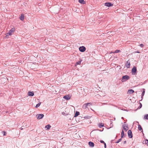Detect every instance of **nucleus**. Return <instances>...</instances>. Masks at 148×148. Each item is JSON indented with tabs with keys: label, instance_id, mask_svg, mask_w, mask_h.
Masks as SVG:
<instances>
[{
	"label": "nucleus",
	"instance_id": "nucleus-22",
	"mask_svg": "<svg viewBox=\"0 0 148 148\" xmlns=\"http://www.w3.org/2000/svg\"><path fill=\"white\" fill-rule=\"evenodd\" d=\"M41 103V102H40L38 103V104H37L36 105V107L37 108H38V107H39L40 106Z\"/></svg>",
	"mask_w": 148,
	"mask_h": 148
},
{
	"label": "nucleus",
	"instance_id": "nucleus-8",
	"mask_svg": "<svg viewBox=\"0 0 148 148\" xmlns=\"http://www.w3.org/2000/svg\"><path fill=\"white\" fill-rule=\"evenodd\" d=\"M105 5L106 6L109 7L113 6V4H112L111 3H107L105 4Z\"/></svg>",
	"mask_w": 148,
	"mask_h": 148
},
{
	"label": "nucleus",
	"instance_id": "nucleus-26",
	"mask_svg": "<svg viewBox=\"0 0 148 148\" xmlns=\"http://www.w3.org/2000/svg\"><path fill=\"white\" fill-rule=\"evenodd\" d=\"M121 138H120V139H119L118 141H117L116 142V143H119V142L121 141Z\"/></svg>",
	"mask_w": 148,
	"mask_h": 148
},
{
	"label": "nucleus",
	"instance_id": "nucleus-2",
	"mask_svg": "<svg viewBox=\"0 0 148 148\" xmlns=\"http://www.w3.org/2000/svg\"><path fill=\"white\" fill-rule=\"evenodd\" d=\"M91 104V103H86L83 105L82 108L84 109H86L88 107V106H90Z\"/></svg>",
	"mask_w": 148,
	"mask_h": 148
},
{
	"label": "nucleus",
	"instance_id": "nucleus-29",
	"mask_svg": "<svg viewBox=\"0 0 148 148\" xmlns=\"http://www.w3.org/2000/svg\"><path fill=\"white\" fill-rule=\"evenodd\" d=\"M100 142L101 143H103L104 144V143H105L103 140H101L100 141Z\"/></svg>",
	"mask_w": 148,
	"mask_h": 148
},
{
	"label": "nucleus",
	"instance_id": "nucleus-33",
	"mask_svg": "<svg viewBox=\"0 0 148 148\" xmlns=\"http://www.w3.org/2000/svg\"><path fill=\"white\" fill-rule=\"evenodd\" d=\"M111 53H114V52L112 51Z\"/></svg>",
	"mask_w": 148,
	"mask_h": 148
},
{
	"label": "nucleus",
	"instance_id": "nucleus-32",
	"mask_svg": "<svg viewBox=\"0 0 148 148\" xmlns=\"http://www.w3.org/2000/svg\"><path fill=\"white\" fill-rule=\"evenodd\" d=\"M3 132L4 133V134H3V135L4 136H5L6 135V134H5V132Z\"/></svg>",
	"mask_w": 148,
	"mask_h": 148
},
{
	"label": "nucleus",
	"instance_id": "nucleus-20",
	"mask_svg": "<svg viewBox=\"0 0 148 148\" xmlns=\"http://www.w3.org/2000/svg\"><path fill=\"white\" fill-rule=\"evenodd\" d=\"M99 127H103L104 126V124L102 123H99Z\"/></svg>",
	"mask_w": 148,
	"mask_h": 148
},
{
	"label": "nucleus",
	"instance_id": "nucleus-6",
	"mask_svg": "<svg viewBox=\"0 0 148 148\" xmlns=\"http://www.w3.org/2000/svg\"><path fill=\"white\" fill-rule=\"evenodd\" d=\"M79 50L82 52H84L86 50V48L84 46L80 47L79 48Z\"/></svg>",
	"mask_w": 148,
	"mask_h": 148
},
{
	"label": "nucleus",
	"instance_id": "nucleus-10",
	"mask_svg": "<svg viewBox=\"0 0 148 148\" xmlns=\"http://www.w3.org/2000/svg\"><path fill=\"white\" fill-rule=\"evenodd\" d=\"M130 62L128 61L125 64L126 67L127 68H130Z\"/></svg>",
	"mask_w": 148,
	"mask_h": 148
},
{
	"label": "nucleus",
	"instance_id": "nucleus-17",
	"mask_svg": "<svg viewBox=\"0 0 148 148\" xmlns=\"http://www.w3.org/2000/svg\"><path fill=\"white\" fill-rule=\"evenodd\" d=\"M138 130H142L141 131L143 132L142 128L141 125H138Z\"/></svg>",
	"mask_w": 148,
	"mask_h": 148
},
{
	"label": "nucleus",
	"instance_id": "nucleus-13",
	"mask_svg": "<svg viewBox=\"0 0 148 148\" xmlns=\"http://www.w3.org/2000/svg\"><path fill=\"white\" fill-rule=\"evenodd\" d=\"M134 92V90H132V89H130L128 91L127 93H129V94H131L133 93Z\"/></svg>",
	"mask_w": 148,
	"mask_h": 148
},
{
	"label": "nucleus",
	"instance_id": "nucleus-1",
	"mask_svg": "<svg viewBox=\"0 0 148 148\" xmlns=\"http://www.w3.org/2000/svg\"><path fill=\"white\" fill-rule=\"evenodd\" d=\"M15 29L14 28H12L9 31V32L6 34V35L5 36L6 38H8L7 36H9L11 35L12 33L15 31Z\"/></svg>",
	"mask_w": 148,
	"mask_h": 148
},
{
	"label": "nucleus",
	"instance_id": "nucleus-30",
	"mask_svg": "<svg viewBox=\"0 0 148 148\" xmlns=\"http://www.w3.org/2000/svg\"><path fill=\"white\" fill-rule=\"evenodd\" d=\"M146 141L147 142L146 144H147L148 146V140H146Z\"/></svg>",
	"mask_w": 148,
	"mask_h": 148
},
{
	"label": "nucleus",
	"instance_id": "nucleus-7",
	"mask_svg": "<svg viewBox=\"0 0 148 148\" xmlns=\"http://www.w3.org/2000/svg\"><path fill=\"white\" fill-rule=\"evenodd\" d=\"M71 96L69 95H66L64 96L63 98L65 99L68 100L71 99Z\"/></svg>",
	"mask_w": 148,
	"mask_h": 148
},
{
	"label": "nucleus",
	"instance_id": "nucleus-34",
	"mask_svg": "<svg viewBox=\"0 0 148 148\" xmlns=\"http://www.w3.org/2000/svg\"><path fill=\"white\" fill-rule=\"evenodd\" d=\"M137 52L138 53H140V52Z\"/></svg>",
	"mask_w": 148,
	"mask_h": 148
},
{
	"label": "nucleus",
	"instance_id": "nucleus-15",
	"mask_svg": "<svg viewBox=\"0 0 148 148\" xmlns=\"http://www.w3.org/2000/svg\"><path fill=\"white\" fill-rule=\"evenodd\" d=\"M20 19L21 21H23L24 19V15L23 14H21L20 17Z\"/></svg>",
	"mask_w": 148,
	"mask_h": 148
},
{
	"label": "nucleus",
	"instance_id": "nucleus-25",
	"mask_svg": "<svg viewBox=\"0 0 148 148\" xmlns=\"http://www.w3.org/2000/svg\"><path fill=\"white\" fill-rule=\"evenodd\" d=\"M120 52V50H116L114 52V53H117L119 52Z\"/></svg>",
	"mask_w": 148,
	"mask_h": 148
},
{
	"label": "nucleus",
	"instance_id": "nucleus-31",
	"mask_svg": "<svg viewBox=\"0 0 148 148\" xmlns=\"http://www.w3.org/2000/svg\"><path fill=\"white\" fill-rule=\"evenodd\" d=\"M104 145L105 148H106V145L105 143H104Z\"/></svg>",
	"mask_w": 148,
	"mask_h": 148
},
{
	"label": "nucleus",
	"instance_id": "nucleus-24",
	"mask_svg": "<svg viewBox=\"0 0 148 148\" xmlns=\"http://www.w3.org/2000/svg\"><path fill=\"white\" fill-rule=\"evenodd\" d=\"M148 117V114H147V115H145V116H144V119H148V118H147Z\"/></svg>",
	"mask_w": 148,
	"mask_h": 148
},
{
	"label": "nucleus",
	"instance_id": "nucleus-19",
	"mask_svg": "<svg viewBox=\"0 0 148 148\" xmlns=\"http://www.w3.org/2000/svg\"><path fill=\"white\" fill-rule=\"evenodd\" d=\"M79 114V112L76 111L75 114V116L76 117V116H77Z\"/></svg>",
	"mask_w": 148,
	"mask_h": 148
},
{
	"label": "nucleus",
	"instance_id": "nucleus-23",
	"mask_svg": "<svg viewBox=\"0 0 148 148\" xmlns=\"http://www.w3.org/2000/svg\"><path fill=\"white\" fill-rule=\"evenodd\" d=\"M81 61H78L76 62V65L80 64H81Z\"/></svg>",
	"mask_w": 148,
	"mask_h": 148
},
{
	"label": "nucleus",
	"instance_id": "nucleus-3",
	"mask_svg": "<svg viewBox=\"0 0 148 148\" xmlns=\"http://www.w3.org/2000/svg\"><path fill=\"white\" fill-rule=\"evenodd\" d=\"M130 78L129 76L127 75H125L123 76L122 79V80H124L122 82L125 81L126 80Z\"/></svg>",
	"mask_w": 148,
	"mask_h": 148
},
{
	"label": "nucleus",
	"instance_id": "nucleus-11",
	"mask_svg": "<svg viewBox=\"0 0 148 148\" xmlns=\"http://www.w3.org/2000/svg\"><path fill=\"white\" fill-rule=\"evenodd\" d=\"M132 73H135L136 71V68L135 66L132 69Z\"/></svg>",
	"mask_w": 148,
	"mask_h": 148
},
{
	"label": "nucleus",
	"instance_id": "nucleus-28",
	"mask_svg": "<svg viewBox=\"0 0 148 148\" xmlns=\"http://www.w3.org/2000/svg\"><path fill=\"white\" fill-rule=\"evenodd\" d=\"M140 46L141 47H142L144 46V45L143 44H141L140 45Z\"/></svg>",
	"mask_w": 148,
	"mask_h": 148
},
{
	"label": "nucleus",
	"instance_id": "nucleus-27",
	"mask_svg": "<svg viewBox=\"0 0 148 148\" xmlns=\"http://www.w3.org/2000/svg\"><path fill=\"white\" fill-rule=\"evenodd\" d=\"M145 90H144L143 92L142 93V96H143L144 95V93H145Z\"/></svg>",
	"mask_w": 148,
	"mask_h": 148
},
{
	"label": "nucleus",
	"instance_id": "nucleus-16",
	"mask_svg": "<svg viewBox=\"0 0 148 148\" xmlns=\"http://www.w3.org/2000/svg\"><path fill=\"white\" fill-rule=\"evenodd\" d=\"M51 127V126L50 125H48L45 126V128H47V130H48Z\"/></svg>",
	"mask_w": 148,
	"mask_h": 148
},
{
	"label": "nucleus",
	"instance_id": "nucleus-5",
	"mask_svg": "<svg viewBox=\"0 0 148 148\" xmlns=\"http://www.w3.org/2000/svg\"><path fill=\"white\" fill-rule=\"evenodd\" d=\"M127 133L129 138H132L133 137V136L131 130H129L128 131Z\"/></svg>",
	"mask_w": 148,
	"mask_h": 148
},
{
	"label": "nucleus",
	"instance_id": "nucleus-18",
	"mask_svg": "<svg viewBox=\"0 0 148 148\" xmlns=\"http://www.w3.org/2000/svg\"><path fill=\"white\" fill-rule=\"evenodd\" d=\"M79 2L82 4H84L85 2L84 1V0H79Z\"/></svg>",
	"mask_w": 148,
	"mask_h": 148
},
{
	"label": "nucleus",
	"instance_id": "nucleus-9",
	"mask_svg": "<svg viewBox=\"0 0 148 148\" xmlns=\"http://www.w3.org/2000/svg\"><path fill=\"white\" fill-rule=\"evenodd\" d=\"M37 116V119H41L43 116L44 115L42 114H40L38 115Z\"/></svg>",
	"mask_w": 148,
	"mask_h": 148
},
{
	"label": "nucleus",
	"instance_id": "nucleus-14",
	"mask_svg": "<svg viewBox=\"0 0 148 148\" xmlns=\"http://www.w3.org/2000/svg\"><path fill=\"white\" fill-rule=\"evenodd\" d=\"M28 95L29 96H33L34 95V93L33 92H28Z\"/></svg>",
	"mask_w": 148,
	"mask_h": 148
},
{
	"label": "nucleus",
	"instance_id": "nucleus-12",
	"mask_svg": "<svg viewBox=\"0 0 148 148\" xmlns=\"http://www.w3.org/2000/svg\"><path fill=\"white\" fill-rule=\"evenodd\" d=\"M88 144L89 145V146L91 147H93L94 145V143L93 142H89L88 143Z\"/></svg>",
	"mask_w": 148,
	"mask_h": 148
},
{
	"label": "nucleus",
	"instance_id": "nucleus-21",
	"mask_svg": "<svg viewBox=\"0 0 148 148\" xmlns=\"http://www.w3.org/2000/svg\"><path fill=\"white\" fill-rule=\"evenodd\" d=\"M124 136V131L123 130H122V131L121 133V138H122Z\"/></svg>",
	"mask_w": 148,
	"mask_h": 148
},
{
	"label": "nucleus",
	"instance_id": "nucleus-4",
	"mask_svg": "<svg viewBox=\"0 0 148 148\" xmlns=\"http://www.w3.org/2000/svg\"><path fill=\"white\" fill-rule=\"evenodd\" d=\"M122 127L123 129L125 130V131H127L128 130V127L127 124H123V125Z\"/></svg>",
	"mask_w": 148,
	"mask_h": 148
}]
</instances>
